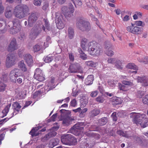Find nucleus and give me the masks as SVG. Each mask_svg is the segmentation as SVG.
I'll return each instance as SVG.
<instances>
[{"label": "nucleus", "mask_w": 148, "mask_h": 148, "mask_svg": "<svg viewBox=\"0 0 148 148\" xmlns=\"http://www.w3.org/2000/svg\"><path fill=\"white\" fill-rule=\"evenodd\" d=\"M135 24L137 26L143 27L145 25L144 23L143 24V22L141 21H136L135 22Z\"/></svg>", "instance_id": "774afa93"}, {"label": "nucleus", "mask_w": 148, "mask_h": 148, "mask_svg": "<svg viewBox=\"0 0 148 148\" xmlns=\"http://www.w3.org/2000/svg\"><path fill=\"white\" fill-rule=\"evenodd\" d=\"M106 55L109 56H112L114 54L113 51L109 49H106Z\"/></svg>", "instance_id": "4d7b16f0"}, {"label": "nucleus", "mask_w": 148, "mask_h": 148, "mask_svg": "<svg viewBox=\"0 0 148 148\" xmlns=\"http://www.w3.org/2000/svg\"><path fill=\"white\" fill-rule=\"evenodd\" d=\"M4 8L2 5V2L1 0H0V15L2 14L4 12Z\"/></svg>", "instance_id": "0e129e2a"}, {"label": "nucleus", "mask_w": 148, "mask_h": 148, "mask_svg": "<svg viewBox=\"0 0 148 148\" xmlns=\"http://www.w3.org/2000/svg\"><path fill=\"white\" fill-rule=\"evenodd\" d=\"M71 135L68 134H64L61 136V141L63 144L69 145Z\"/></svg>", "instance_id": "aec40b11"}, {"label": "nucleus", "mask_w": 148, "mask_h": 148, "mask_svg": "<svg viewBox=\"0 0 148 148\" xmlns=\"http://www.w3.org/2000/svg\"><path fill=\"white\" fill-rule=\"evenodd\" d=\"M88 52L90 55L98 56L102 52L101 46L95 42L92 41L89 42L87 45Z\"/></svg>", "instance_id": "7ed1b4c3"}, {"label": "nucleus", "mask_w": 148, "mask_h": 148, "mask_svg": "<svg viewBox=\"0 0 148 148\" xmlns=\"http://www.w3.org/2000/svg\"><path fill=\"white\" fill-rule=\"evenodd\" d=\"M11 106V104H10L7 105L5 108L4 110L2 111V113H3V117L7 115L9 111V110Z\"/></svg>", "instance_id": "72a5a7b5"}, {"label": "nucleus", "mask_w": 148, "mask_h": 148, "mask_svg": "<svg viewBox=\"0 0 148 148\" xmlns=\"http://www.w3.org/2000/svg\"><path fill=\"white\" fill-rule=\"evenodd\" d=\"M98 92L97 90H95L92 91L90 94V96L92 97H96L98 94Z\"/></svg>", "instance_id": "69168bd1"}, {"label": "nucleus", "mask_w": 148, "mask_h": 148, "mask_svg": "<svg viewBox=\"0 0 148 148\" xmlns=\"http://www.w3.org/2000/svg\"><path fill=\"white\" fill-rule=\"evenodd\" d=\"M59 140L58 139L54 138L51 140L49 144V147L50 148H53L55 146L57 145L59 143Z\"/></svg>", "instance_id": "393cba45"}, {"label": "nucleus", "mask_w": 148, "mask_h": 148, "mask_svg": "<svg viewBox=\"0 0 148 148\" xmlns=\"http://www.w3.org/2000/svg\"><path fill=\"white\" fill-rule=\"evenodd\" d=\"M117 134L124 137L129 138L132 136V133L130 131H123L122 130H119L117 131Z\"/></svg>", "instance_id": "412c9836"}, {"label": "nucleus", "mask_w": 148, "mask_h": 148, "mask_svg": "<svg viewBox=\"0 0 148 148\" xmlns=\"http://www.w3.org/2000/svg\"><path fill=\"white\" fill-rule=\"evenodd\" d=\"M12 107L13 108L14 111H16L18 112L19 111L21 106L17 102H15L12 105Z\"/></svg>", "instance_id": "2f4dec72"}, {"label": "nucleus", "mask_w": 148, "mask_h": 148, "mask_svg": "<svg viewBox=\"0 0 148 148\" xmlns=\"http://www.w3.org/2000/svg\"><path fill=\"white\" fill-rule=\"evenodd\" d=\"M137 59L140 62L148 64V57L147 56H140Z\"/></svg>", "instance_id": "a878e982"}, {"label": "nucleus", "mask_w": 148, "mask_h": 148, "mask_svg": "<svg viewBox=\"0 0 148 148\" xmlns=\"http://www.w3.org/2000/svg\"><path fill=\"white\" fill-rule=\"evenodd\" d=\"M38 130V129L37 128H34L31 130L29 134L32 135V137L36 136L39 134V133L37 132Z\"/></svg>", "instance_id": "7c9ffc66"}, {"label": "nucleus", "mask_w": 148, "mask_h": 148, "mask_svg": "<svg viewBox=\"0 0 148 148\" xmlns=\"http://www.w3.org/2000/svg\"><path fill=\"white\" fill-rule=\"evenodd\" d=\"M42 46L40 45H36L33 47V51L34 52H36L39 51L42 48Z\"/></svg>", "instance_id": "3c124183"}, {"label": "nucleus", "mask_w": 148, "mask_h": 148, "mask_svg": "<svg viewBox=\"0 0 148 148\" xmlns=\"http://www.w3.org/2000/svg\"><path fill=\"white\" fill-rule=\"evenodd\" d=\"M6 86L3 83L0 82V92L3 91L5 90Z\"/></svg>", "instance_id": "5fc2aeb1"}, {"label": "nucleus", "mask_w": 148, "mask_h": 148, "mask_svg": "<svg viewBox=\"0 0 148 148\" xmlns=\"http://www.w3.org/2000/svg\"><path fill=\"white\" fill-rule=\"evenodd\" d=\"M49 3L45 1L43 4V6L42 7V8L43 10L46 11L49 10Z\"/></svg>", "instance_id": "09e8293b"}, {"label": "nucleus", "mask_w": 148, "mask_h": 148, "mask_svg": "<svg viewBox=\"0 0 148 148\" xmlns=\"http://www.w3.org/2000/svg\"><path fill=\"white\" fill-rule=\"evenodd\" d=\"M132 25L127 27V30L134 34H139L141 33V28L138 27H134L132 24Z\"/></svg>", "instance_id": "4468645a"}, {"label": "nucleus", "mask_w": 148, "mask_h": 148, "mask_svg": "<svg viewBox=\"0 0 148 148\" xmlns=\"http://www.w3.org/2000/svg\"><path fill=\"white\" fill-rule=\"evenodd\" d=\"M13 26V22L12 21H9L8 23V25H6L4 29L2 30V32L3 33L5 32L7 29L8 26L10 28V30L12 28Z\"/></svg>", "instance_id": "c9c22d12"}, {"label": "nucleus", "mask_w": 148, "mask_h": 148, "mask_svg": "<svg viewBox=\"0 0 148 148\" xmlns=\"http://www.w3.org/2000/svg\"><path fill=\"white\" fill-rule=\"evenodd\" d=\"M99 110L95 109L93 110L91 112L90 116L91 117H93L97 115L100 113Z\"/></svg>", "instance_id": "ea45409f"}, {"label": "nucleus", "mask_w": 148, "mask_h": 148, "mask_svg": "<svg viewBox=\"0 0 148 148\" xmlns=\"http://www.w3.org/2000/svg\"><path fill=\"white\" fill-rule=\"evenodd\" d=\"M16 56L14 54L10 53L7 55L5 65L7 68H10L16 63Z\"/></svg>", "instance_id": "1a4fd4ad"}, {"label": "nucleus", "mask_w": 148, "mask_h": 148, "mask_svg": "<svg viewBox=\"0 0 148 148\" xmlns=\"http://www.w3.org/2000/svg\"><path fill=\"white\" fill-rule=\"evenodd\" d=\"M111 117L112 118L113 121H116L117 119L116 113V112H113L111 115Z\"/></svg>", "instance_id": "bf43d9fd"}, {"label": "nucleus", "mask_w": 148, "mask_h": 148, "mask_svg": "<svg viewBox=\"0 0 148 148\" xmlns=\"http://www.w3.org/2000/svg\"><path fill=\"white\" fill-rule=\"evenodd\" d=\"M62 10L65 18L67 19L72 17L74 10L73 8H68L66 6L62 8Z\"/></svg>", "instance_id": "f8f14e48"}, {"label": "nucleus", "mask_w": 148, "mask_h": 148, "mask_svg": "<svg viewBox=\"0 0 148 148\" xmlns=\"http://www.w3.org/2000/svg\"><path fill=\"white\" fill-rule=\"evenodd\" d=\"M108 122V118L106 117H103L98 120V124L100 126H103L106 125Z\"/></svg>", "instance_id": "cd10ccee"}, {"label": "nucleus", "mask_w": 148, "mask_h": 148, "mask_svg": "<svg viewBox=\"0 0 148 148\" xmlns=\"http://www.w3.org/2000/svg\"><path fill=\"white\" fill-rule=\"evenodd\" d=\"M78 51L80 54V57L83 60H85L87 59V56L83 52L81 49L79 48L78 49Z\"/></svg>", "instance_id": "f704fd0d"}, {"label": "nucleus", "mask_w": 148, "mask_h": 148, "mask_svg": "<svg viewBox=\"0 0 148 148\" xmlns=\"http://www.w3.org/2000/svg\"><path fill=\"white\" fill-rule=\"evenodd\" d=\"M130 117L132 118V121L134 123L140 125L142 128L148 126V118L145 114L132 112L130 114Z\"/></svg>", "instance_id": "f257e3e1"}, {"label": "nucleus", "mask_w": 148, "mask_h": 148, "mask_svg": "<svg viewBox=\"0 0 148 148\" xmlns=\"http://www.w3.org/2000/svg\"><path fill=\"white\" fill-rule=\"evenodd\" d=\"M40 95V93L39 92H35L33 95L32 97L34 99H38Z\"/></svg>", "instance_id": "338daca9"}, {"label": "nucleus", "mask_w": 148, "mask_h": 148, "mask_svg": "<svg viewBox=\"0 0 148 148\" xmlns=\"http://www.w3.org/2000/svg\"><path fill=\"white\" fill-rule=\"evenodd\" d=\"M81 67L77 63L71 64L69 67V72L71 73H75L78 72L80 69Z\"/></svg>", "instance_id": "dca6fc26"}, {"label": "nucleus", "mask_w": 148, "mask_h": 148, "mask_svg": "<svg viewBox=\"0 0 148 148\" xmlns=\"http://www.w3.org/2000/svg\"><path fill=\"white\" fill-rule=\"evenodd\" d=\"M21 74V71L19 69H15L12 70L9 74V77L11 81L16 83V78L20 76Z\"/></svg>", "instance_id": "9b49d317"}, {"label": "nucleus", "mask_w": 148, "mask_h": 148, "mask_svg": "<svg viewBox=\"0 0 148 148\" xmlns=\"http://www.w3.org/2000/svg\"><path fill=\"white\" fill-rule=\"evenodd\" d=\"M37 18L38 17L36 14L32 13L28 17V26L29 27H32L36 22Z\"/></svg>", "instance_id": "a211bd4d"}, {"label": "nucleus", "mask_w": 148, "mask_h": 148, "mask_svg": "<svg viewBox=\"0 0 148 148\" xmlns=\"http://www.w3.org/2000/svg\"><path fill=\"white\" fill-rule=\"evenodd\" d=\"M34 77L35 79L40 82L43 81L45 79V77L43 75L42 71L39 69H36Z\"/></svg>", "instance_id": "2eb2a0df"}, {"label": "nucleus", "mask_w": 148, "mask_h": 148, "mask_svg": "<svg viewBox=\"0 0 148 148\" xmlns=\"http://www.w3.org/2000/svg\"><path fill=\"white\" fill-rule=\"evenodd\" d=\"M126 68L129 69H133L135 70H138V67L133 63H129L126 66Z\"/></svg>", "instance_id": "4c0bfd02"}, {"label": "nucleus", "mask_w": 148, "mask_h": 148, "mask_svg": "<svg viewBox=\"0 0 148 148\" xmlns=\"http://www.w3.org/2000/svg\"><path fill=\"white\" fill-rule=\"evenodd\" d=\"M12 13L11 10L8 9H7L5 12V15L6 18H9L12 17Z\"/></svg>", "instance_id": "e433bc0d"}, {"label": "nucleus", "mask_w": 148, "mask_h": 148, "mask_svg": "<svg viewBox=\"0 0 148 148\" xmlns=\"http://www.w3.org/2000/svg\"><path fill=\"white\" fill-rule=\"evenodd\" d=\"M85 64L87 66H89L95 67L97 63L92 61H88L86 62Z\"/></svg>", "instance_id": "c03bdc74"}, {"label": "nucleus", "mask_w": 148, "mask_h": 148, "mask_svg": "<svg viewBox=\"0 0 148 148\" xmlns=\"http://www.w3.org/2000/svg\"><path fill=\"white\" fill-rule=\"evenodd\" d=\"M76 26L82 32H88L91 29L89 22L82 19H80L77 21Z\"/></svg>", "instance_id": "39448f33"}, {"label": "nucleus", "mask_w": 148, "mask_h": 148, "mask_svg": "<svg viewBox=\"0 0 148 148\" xmlns=\"http://www.w3.org/2000/svg\"><path fill=\"white\" fill-rule=\"evenodd\" d=\"M17 49L18 47L16 40L15 38H13L8 46V51L11 52L16 50Z\"/></svg>", "instance_id": "f3484780"}, {"label": "nucleus", "mask_w": 148, "mask_h": 148, "mask_svg": "<svg viewBox=\"0 0 148 148\" xmlns=\"http://www.w3.org/2000/svg\"><path fill=\"white\" fill-rule=\"evenodd\" d=\"M116 60L114 58H108L107 61L109 63L113 64L115 62Z\"/></svg>", "instance_id": "680f3d73"}, {"label": "nucleus", "mask_w": 148, "mask_h": 148, "mask_svg": "<svg viewBox=\"0 0 148 148\" xmlns=\"http://www.w3.org/2000/svg\"><path fill=\"white\" fill-rule=\"evenodd\" d=\"M18 66L22 71L25 72L27 71V68L26 65L24 64L23 60L20 61L18 64Z\"/></svg>", "instance_id": "bb28decb"}, {"label": "nucleus", "mask_w": 148, "mask_h": 148, "mask_svg": "<svg viewBox=\"0 0 148 148\" xmlns=\"http://www.w3.org/2000/svg\"><path fill=\"white\" fill-rule=\"evenodd\" d=\"M26 35L24 33H22L19 37V38L21 41H23L26 39Z\"/></svg>", "instance_id": "052dcab7"}, {"label": "nucleus", "mask_w": 148, "mask_h": 148, "mask_svg": "<svg viewBox=\"0 0 148 148\" xmlns=\"http://www.w3.org/2000/svg\"><path fill=\"white\" fill-rule=\"evenodd\" d=\"M24 58L25 62L28 66L32 65L33 61L32 57L30 54H25Z\"/></svg>", "instance_id": "4be33fe9"}, {"label": "nucleus", "mask_w": 148, "mask_h": 148, "mask_svg": "<svg viewBox=\"0 0 148 148\" xmlns=\"http://www.w3.org/2000/svg\"><path fill=\"white\" fill-rule=\"evenodd\" d=\"M144 95V91L142 90H137L136 93V95L137 97L140 98H142Z\"/></svg>", "instance_id": "37998d69"}, {"label": "nucleus", "mask_w": 148, "mask_h": 148, "mask_svg": "<svg viewBox=\"0 0 148 148\" xmlns=\"http://www.w3.org/2000/svg\"><path fill=\"white\" fill-rule=\"evenodd\" d=\"M29 11V7L25 5H19L16 6L14 9V14L17 18L21 19L25 17Z\"/></svg>", "instance_id": "f03ea898"}, {"label": "nucleus", "mask_w": 148, "mask_h": 148, "mask_svg": "<svg viewBox=\"0 0 148 148\" xmlns=\"http://www.w3.org/2000/svg\"><path fill=\"white\" fill-rule=\"evenodd\" d=\"M112 46V44L109 41H106L105 42V48L106 49H109Z\"/></svg>", "instance_id": "8fccbe9b"}, {"label": "nucleus", "mask_w": 148, "mask_h": 148, "mask_svg": "<svg viewBox=\"0 0 148 148\" xmlns=\"http://www.w3.org/2000/svg\"><path fill=\"white\" fill-rule=\"evenodd\" d=\"M87 110V108H84L82 110L81 109V112L79 115V116L82 118L84 117L85 116V113Z\"/></svg>", "instance_id": "603ef678"}, {"label": "nucleus", "mask_w": 148, "mask_h": 148, "mask_svg": "<svg viewBox=\"0 0 148 148\" xmlns=\"http://www.w3.org/2000/svg\"><path fill=\"white\" fill-rule=\"evenodd\" d=\"M41 0H34L33 1L34 4L37 6H40L41 4Z\"/></svg>", "instance_id": "e2e57ef3"}, {"label": "nucleus", "mask_w": 148, "mask_h": 148, "mask_svg": "<svg viewBox=\"0 0 148 148\" xmlns=\"http://www.w3.org/2000/svg\"><path fill=\"white\" fill-rule=\"evenodd\" d=\"M121 103L120 99L117 98L113 99L112 102V104L114 106L120 104Z\"/></svg>", "instance_id": "49530a36"}, {"label": "nucleus", "mask_w": 148, "mask_h": 148, "mask_svg": "<svg viewBox=\"0 0 148 148\" xmlns=\"http://www.w3.org/2000/svg\"><path fill=\"white\" fill-rule=\"evenodd\" d=\"M92 130H89L88 132H86L85 134L89 137H93L96 139H98L100 138V136L99 134H97L92 132V131L100 132V127H96L95 128H92Z\"/></svg>", "instance_id": "ddd939ff"}, {"label": "nucleus", "mask_w": 148, "mask_h": 148, "mask_svg": "<svg viewBox=\"0 0 148 148\" xmlns=\"http://www.w3.org/2000/svg\"><path fill=\"white\" fill-rule=\"evenodd\" d=\"M104 100V96L102 95L99 96L96 98L97 102L99 103H103Z\"/></svg>", "instance_id": "79ce46f5"}, {"label": "nucleus", "mask_w": 148, "mask_h": 148, "mask_svg": "<svg viewBox=\"0 0 148 148\" xmlns=\"http://www.w3.org/2000/svg\"><path fill=\"white\" fill-rule=\"evenodd\" d=\"M62 117V123L64 125H69L71 124L73 121L75 120L73 116H71V112L64 109H62L60 111Z\"/></svg>", "instance_id": "20e7f679"}, {"label": "nucleus", "mask_w": 148, "mask_h": 148, "mask_svg": "<svg viewBox=\"0 0 148 148\" xmlns=\"http://www.w3.org/2000/svg\"><path fill=\"white\" fill-rule=\"evenodd\" d=\"M44 21L45 22V25L46 27L47 30H50V27L49 25L48 21L46 19H44Z\"/></svg>", "instance_id": "864d4df0"}, {"label": "nucleus", "mask_w": 148, "mask_h": 148, "mask_svg": "<svg viewBox=\"0 0 148 148\" xmlns=\"http://www.w3.org/2000/svg\"><path fill=\"white\" fill-rule=\"evenodd\" d=\"M94 143H90L89 144L85 143H84V148H91L93 146Z\"/></svg>", "instance_id": "13d9d810"}, {"label": "nucleus", "mask_w": 148, "mask_h": 148, "mask_svg": "<svg viewBox=\"0 0 148 148\" xmlns=\"http://www.w3.org/2000/svg\"><path fill=\"white\" fill-rule=\"evenodd\" d=\"M41 31V28L39 26H34L30 31L29 35V38L32 40L35 39Z\"/></svg>", "instance_id": "0eeeda50"}, {"label": "nucleus", "mask_w": 148, "mask_h": 148, "mask_svg": "<svg viewBox=\"0 0 148 148\" xmlns=\"http://www.w3.org/2000/svg\"><path fill=\"white\" fill-rule=\"evenodd\" d=\"M85 126L84 123H78L71 128L70 132L75 136H78L82 132Z\"/></svg>", "instance_id": "423d86ee"}, {"label": "nucleus", "mask_w": 148, "mask_h": 148, "mask_svg": "<svg viewBox=\"0 0 148 148\" xmlns=\"http://www.w3.org/2000/svg\"><path fill=\"white\" fill-rule=\"evenodd\" d=\"M57 133L55 131L51 132L45 136L42 139V140L45 141L49 139L50 138L54 137L56 135Z\"/></svg>", "instance_id": "5701e85b"}, {"label": "nucleus", "mask_w": 148, "mask_h": 148, "mask_svg": "<svg viewBox=\"0 0 148 148\" xmlns=\"http://www.w3.org/2000/svg\"><path fill=\"white\" fill-rule=\"evenodd\" d=\"M55 21L57 28L59 29L63 28L65 26L64 23L62 22L63 16L61 15L59 12L55 13Z\"/></svg>", "instance_id": "9d476101"}, {"label": "nucleus", "mask_w": 148, "mask_h": 148, "mask_svg": "<svg viewBox=\"0 0 148 148\" xmlns=\"http://www.w3.org/2000/svg\"><path fill=\"white\" fill-rule=\"evenodd\" d=\"M138 82L142 84V85L145 87L148 86V76L145 75L141 77H138L137 79Z\"/></svg>", "instance_id": "6ab92c4d"}, {"label": "nucleus", "mask_w": 148, "mask_h": 148, "mask_svg": "<svg viewBox=\"0 0 148 148\" xmlns=\"http://www.w3.org/2000/svg\"><path fill=\"white\" fill-rule=\"evenodd\" d=\"M88 103V100L87 99L81 100L80 101V108H83Z\"/></svg>", "instance_id": "de8ad7c7"}, {"label": "nucleus", "mask_w": 148, "mask_h": 148, "mask_svg": "<svg viewBox=\"0 0 148 148\" xmlns=\"http://www.w3.org/2000/svg\"><path fill=\"white\" fill-rule=\"evenodd\" d=\"M94 80L93 75H88L85 80V83L86 85H89L92 84Z\"/></svg>", "instance_id": "b1692460"}, {"label": "nucleus", "mask_w": 148, "mask_h": 148, "mask_svg": "<svg viewBox=\"0 0 148 148\" xmlns=\"http://www.w3.org/2000/svg\"><path fill=\"white\" fill-rule=\"evenodd\" d=\"M87 39L85 38H83L81 41V46L84 50H86V43Z\"/></svg>", "instance_id": "473e14b6"}, {"label": "nucleus", "mask_w": 148, "mask_h": 148, "mask_svg": "<svg viewBox=\"0 0 148 148\" xmlns=\"http://www.w3.org/2000/svg\"><path fill=\"white\" fill-rule=\"evenodd\" d=\"M115 66L119 70H122L123 68L121 61L119 60H116L115 61Z\"/></svg>", "instance_id": "c85d7f7f"}, {"label": "nucleus", "mask_w": 148, "mask_h": 148, "mask_svg": "<svg viewBox=\"0 0 148 148\" xmlns=\"http://www.w3.org/2000/svg\"><path fill=\"white\" fill-rule=\"evenodd\" d=\"M69 145H76L77 143V140L76 138L73 136H71L70 141Z\"/></svg>", "instance_id": "a19ab883"}, {"label": "nucleus", "mask_w": 148, "mask_h": 148, "mask_svg": "<svg viewBox=\"0 0 148 148\" xmlns=\"http://www.w3.org/2000/svg\"><path fill=\"white\" fill-rule=\"evenodd\" d=\"M68 33L69 38L70 39H73L74 36L73 28L71 27H69L68 29Z\"/></svg>", "instance_id": "c756f323"}, {"label": "nucleus", "mask_w": 148, "mask_h": 148, "mask_svg": "<svg viewBox=\"0 0 148 148\" xmlns=\"http://www.w3.org/2000/svg\"><path fill=\"white\" fill-rule=\"evenodd\" d=\"M118 86L119 88L121 90L123 91H127V88L124 84H122L120 83H118Z\"/></svg>", "instance_id": "a18cd8bd"}, {"label": "nucleus", "mask_w": 148, "mask_h": 148, "mask_svg": "<svg viewBox=\"0 0 148 148\" xmlns=\"http://www.w3.org/2000/svg\"><path fill=\"white\" fill-rule=\"evenodd\" d=\"M143 103L145 104L148 105V95H146L142 99Z\"/></svg>", "instance_id": "6e6d98bb"}, {"label": "nucleus", "mask_w": 148, "mask_h": 148, "mask_svg": "<svg viewBox=\"0 0 148 148\" xmlns=\"http://www.w3.org/2000/svg\"><path fill=\"white\" fill-rule=\"evenodd\" d=\"M12 22L13 24L12 28L9 30V32L11 34H16L19 32L21 29L19 20L17 18H16L13 20Z\"/></svg>", "instance_id": "6e6552de"}, {"label": "nucleus", "mask_w": 148, "mask_h": 148, "mask_svg": "<svg viewBox=\"0 0 148 148\" xmlns=\"http://www.w3.org/2000/svg\"><path fill=\"white\" fill-rule=\"evenodd\" d=\"M53 57L51 56L48 55L46 57L44 58V61L46 62L49 63L52 61L53 60Z\"/></svg>", "instance_id": "58836bf2"}]
</instances>
